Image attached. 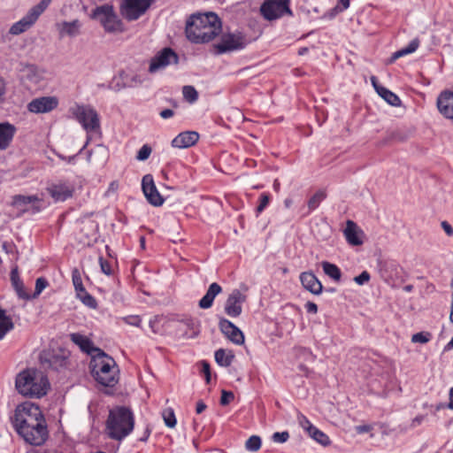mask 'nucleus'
<instances>
[{
    "label": "nucleus",
    "mask_w": 453,
    "mask_h": 453,
    "mask_svg": "<svg viewBox=\"0 0 453 453\" xmlns=\"http://www.w3.org/2000/svg\"><path fill=\"white\" fill-rule=\"evenodd\" d=\"M441 226L448 235L453 234V227L447 221H442Z\"/></svg>",
    "instance_id": "e2e57ef3"
},
{
    "label": "nucleus",
    "mask_w": 453,
    "mask_h": 453,
    "mask_svg": "<svg viewBox=\"0 0 453 453\" xmlns=\"http://www.w3.org/2000/svg\"><path fill=\"white\" fill-rule=\"evenodd\" d=\"M321 265L325 274H326L329 278H331L336 282H339L341 280L342 272L341 269L336 265L327 261H323L321 263Z\"/></svg>",
    "instance_id": "473e14b6"
},
{
    "label": "nucleus",
    "mask_w": 453,
    "mask_h": 453,
    "mask_svg": "<svg viewBox=\"0 0 453 453\" xmlns=\"http://www.w3.org/2000/svg\"><path fill=\"white\" fill-rule=\"evenodd\" d=\"M17 434L27 442L34 446L42 445L49 437V432L45 418L39 419L34 424L17 428Z\"/></svg>",
    "instance_id": "0eeeda50"
},
{
    "label": "nucleus",
    "mask_w": 453,
    "mask_h": 453,
    "mask_svg": "<svg viewBox=\"0 0 453 453\" xmlns=\"http://www.w3.org/2000/svg\"><path fill=\"white\" fill-rule=\"evenodd\" d=\"M58 105L56 96H42L33 99L27 104V110L33 113H47L55 110Z\"/></svg>",
    "instance_id": "a211bd4d"
},
{
    "label": "nucleus",
    "mask_w": 453,
    "mask_h": 453,
    "mask_svg": "<svg viewBox=\"0 0 453 453\" xmlns=\"http://www.w3.org/2000/svg\"><path fill=\"white\" fill-rule=\"evenodd\" d=\"M159 115L163 119H169L174 115V111L171 109H165L160 111Z\"/></svg>",
    "instance_id": "680f3d73"
},
{
    "label": "nucleus",
    "mask_w": 453,
    "mask_h": 453,
    "mask_svg": "<svg viewBox=\"0 0 453 453\" xmlns=\"http://www.w3.org/2000/svg\"><path fill=\"white\" fill-rule=\"evenodd\" d=\"M289 438V434L287 431L276 432L273 434V441L274 442L283 443L286 442Z\"/></svg>",
    "instance_id": "3c124183"
},
{
    "label": "nucleus",
    "mask_w": 453,
    "mask_h": 453,
    "mask_svg": "<svg viewBox=\"0 0 453 453\" xmlns=\"http://www.w3.org/2000/svg\"><path fill=\"white\" fill-rule=\"evenodd\" d=\"M134 428V416L130 408L116 406L109 411L104 430L108 438L121 441L133 432Z\"/></svg>",
    "instance_id": "f03ea898"
},
{
    "label": "nucleus",
    "mask_w": 453,
    "mask_h": 453,
    "mask_svg": "<svg viewBox=\"0 0 453 453\" xmlns=\"http://www.w3.org/2000/svg\"><path fill=\"white\" fill-rule=\"evenodd\" d=\"M343 234L347 242L351 246H360L364 242V231L353 220H347Z\"/></svg>",
    "instance_id": "aec40b11"
},
{
    "label": "nucleus",
    "mask_w": 453,
    "mask_h": 453,
    "mask_svg": "<svg viewBox=\"0 0 453 453\" xmlns=\"http://www.w3.org/2000/svg\"><path fill=\"white\" fill-rule=\"evenodd\" d=\"M370 273L367 271H363L359 275L354 278V280L358 285H364L370 280Z\"/></svg>",
    "instance_id": "864d4df0"
},
{
    "label": "nucleus",
    "mask_w": 453,
    "mask_h": 453,
    "mask_svg": "<svg viewBox=\"0 0 453 453\" xmlns=\"http://www.w3.org/2000/svg\"><path fill=\"white\" fill-rule=\"evenodd\" d=\"M299 278L302 286L310 293L316 296H319L322 293V283L319 280V279L312 272H303L300 274Z\"/></svg>",
    "instance_id": "412c9836"
},
{
    "label": "nucleus",
    "mask_w": 453,
    "mask_h": 453,
    "mask_svg": "<svg viewBox=\"0 0 453 453\" xmlns=\"http://www.w3.org/2000/svg\"><path fill=\"white\" fill-rule=\"evenodd\" d=\"M39 198L37 196H24V195H15L12 196V205L19 209L21 211L25 212L27 211V205L30 203H34L38 202Z\"/></svg>",
    "instance_id": "bb28decb"
},
{
    "label": "nucleus",
    "mask_w": 453,
    "mask_h": 453,
    "mask_svg": "<svg viewBox=\"0 0 453 453\" xmlns=\"http://www.w3.org/2000/svg\"><path fill=\"white\" fill-rule=\"evenodd\" d=\"M234 398V395L231 391L222 390L221 397H220V404L227 405L230 403Z\"/></svg>",
    "instance_id": "8fccbe9b"
},
{
    "label": "nucleus",
    "mask_w": 453,
    "mask_h": 453,
    "mask_svg": "<svg viewBox=\"0 0 453 453\" xmlns=\"http://www.w3.org/2000/svg\"><path fill=\"white\" fill-rule=\"evenodd\" d=\"M326 197L325 191L319 190L308 201L309 211H314L319 207V203Z\"/></svg>",
    "instance_id": "c9c22d12"
},
{
    "label": "nucleus",
    "mask_w": 453,
    "mask_h": 453,
    "mask_svg": "<svg viewBox=\"0 0 453 453\" xmlns=\"http://www.w3.org/2000/svg\"><path fill=\"white\" fill-rule=\"evenodd\" d=\"M304 429L307 430L312 439H314L321 445L327 446L330 444L331 441L329 437L312 424H309V426H304Z\"/></svg>",
    "instance_id": "7c9ffc66"
},
{
    "label": "nucleus",
    "mask_w": 453,
    "mask_h": 453,
    "mask_svg": "<svg viewBox=\"0 0 453 453\" xmlns=\"http://www.w3.org/2000/svg\"><path fill=\"white\" fill-rule=\"evenodd\" d=\"M202 372L205 376V380L207 383L211 381V367L210 364L206 361H202Z\"/></svg>",
    "instance_id": "6e6d98bb"
},
{
    "label": "nucleus",
    "mask_w": 453,
    "mask_h": 453,
    "mask_svg": "<svg viewBox=\"0 0 453 453\" xmlns=\"http://www.w3.org/2000/svg\"><path fill=\"white\" fill-rule=\"evenodd\" d=\"M162 415L166 426L173 428L176 426L177 421L173 409L168 408L164 410Z\"/></svg>",
    "instance_id": "a19ab883"
},
{
    "label": "nucleus",
    "mask_w": 453,
    "mask_h": 453,
    "mask_svg": "<svg viewBox=\"0 0 453 453\" xmlns=\"http://www.w3.org/2000/svg\"><path fill=\"white\" fill-rule=\"evenodd\" d=\"M207 408V405L202 401H198L196 403V411L197 414L202 413L205 409Z\"/></svg>",
    "instance_id": "338daca9"
},
{
    "label": "nucleus",
    "mask_w": 453,
    "mask_h": 453,
    "mask_svg": "<svg viewBox=\"0 0 453 453\" xmlns=\"http://www.w3.org/2000/svg\"><path fill=\"white\" fill-rule=\"evenodd\" d=\"M247 42L245 36L241 33L223 34L220 37V42L213 45L217 54H223L229 51L242 50L245 48Z\"/></svg>",
    "instance_id": "f8f14e48"
},
{
    "label": "nucleus",
    "mask_w": 453,
    "mask_h": 453,
    "mask_svg": "<svg viewBox=\"0 0 453 453\" xmlns=\"http://www.w3.org/2000/svg\"><path fill=\"white\" fill-rule=\"evenodd\" d=\"M356 430L358 434H365V433L370 432L372 430V427L369 425H362V426H357L356 427Z\"/></svg>",
    "instance_id": "69168bd1"
},
{
    "label": "nucleus",
    "mask_w": 453,
    "mask_h": 453,
    "mask_svg": "<svg viewBox=\"0 0 453 453\" xmlns=\"http://www.w3.org/2000/svg\"><path fill=\"white\" fill-rule=\"evenodd\" d=\"M49 285L48 280L44 277H40L35 281V288L31 299L36 298Z\"/></svg>",
    "instance_id": "37998d69"
},
{
    "label": "nucleus",
    "mask_w": 453,
    "mask_h": 453,
    "mask_svg": "<svg viewBox=\"0 0 453 453\" xmlns=\"http://www.w3.org/2000/svg\"><path fill=\"white\" fill-rule=\"evenodd\" d=\"M77 297L81 301V303L91 309H96L97 307V302L96 298L91 296L87 290L83 291V293H80L77 295Z\"/></svg>",
    "instance_id": "4c0bfd02"
},
{
    "label": "nucleus",
    "mask_w": 453,
    "mask_h": 453,
    "mask_svg": "<svg viewBox=\"0 0 453 453\" xmlns=\"http://www.w3.org/2000/svg\"><path fill=\"white\" fill-rule=\"evenodd\" d=\"M436 106L438 111L448 119L453 122V91L442 90L437 96Z\"/></svg>",
    "instance_id": "6ab92c4d"
},
{
    "label": "nucleus",
    "mask_w": 453,
    "mask_h": 453,
    "mask_svg": "<svg viewBox=\"0 0 453 453\" xmlns=\"http://www.w3.org/2000/svg\"><path fill=\"white\" fill-rule=\"evenodd\" d=\"M47 192L55 202H64L73 196L74 187L68 181L59 180L51 183L47 188Z\"/></svg>",
    "instance_id": "4468645a"
},
{
    "label": "nucleus",
    "mask_w": 453,
    "mask_h": 453,
    "mask_svg": "<svg viewBox=\"0 0 453 453\" xmlns=\"http://www.w3.org/2000/svg\"><path fill=\"white\" fill-rule=\"evenodd\" d=\"M15 388L25 397L39 399L47 395L50 382L42 372L26 369L17 374Z\"/></svg>",
    "instance_id": "7ed1b4c3"
},
{
    "label": "nucleus",
    "mask_w": 453,
    "mask_h": 453,
    "mask_svg": "<svg viewBox=\"0 0 453 453\" xmlns=\"http://www.w3.org/2000/svg\"><path fill=\"white\" fill-rule=\"evenodd\" d=\"M432 339V334L429 332H419L411 336V342L414 343H427Z\"/></svg>",
    "instance_id": "c03bdc74"
},
{
    "label": "nucleus",
    "mask_w": 453,
    "mask_h": 453,
    "mask_svg": "<svg viewBox=\"0 0 453 453\" xmlns=\"http://www.w3.org/2000/svg\"><path fill=\"white\" fill-rule=\"evenodd\" d=\"M99 264H100L101 270H102V272L104 274H106V275H111L112 274L111 265V263L109 261H107L104 257H99Z\"/></svg>",
    "instance_id": "603ef678"
},
{
    "label": "nucleus",
    "mask_w": 453,
    "mask_h": 453,
    "mask_svg": "<svg viewBox=\"0 0 453 453\" xmlns=\"http://www.w3.org/2000/svg\"><path fill=\"white\" fill-rule=\"evenodd\" d=\"M156 0H121L119 12L128 21L137 20Z\"/></svg>",
    "instance_id": "9b49d317"
},
{
    "label": "nucleus",
    "mask_w": 453,
    "mask_h": 453,
    "mask_svg": "<svg viewBox=\"0 0 453 453\" xmlns=\"http://www.w3.org/2000/svg\"><path fill=\"white\" fill-rule=\"evenodd\" d=\"M126 323L134 326H140V324L142 322V319L139 316H129L124 319Z\"/></svg>",
    "instance_id": "13d9d810"
},
{
    "label": "nucleus",
    "mask_w": 453,
    "mask_h": 453,
    "mask_svg": "<svg viewBox=\"0 0 453 453\" xmlns=\"http://www.w3.org/2000/svg\"><path fill=\"white\" fill-rule=\"evenodd\" d=\"M214 356L216 363L223 367L230 366L234 359L233 350H226L224 349H217Z\"/></svg>",
    "instance_id": "cd10ccee"
},
{
    "label": "nucleus",
    "mask_w": 453,
    "mask_h": 453,
    "mask_svg": "<svg viewBox=\"0 0 453 453\" xmlns=\"http://www.w3.org/2000/svg\"><path fill=\"white\" fill-rule=\"evenodd\" d=\"M339 4H342V7H339L338 5L335 6L332 10L333 13H332L331 16H334L336 13L341 12L348 9L349 6V0H339Z\"/></svg>",
    "instance_id": "5fc2aeb1"
},
{
    "label": "nucleus",
    "mask_w": 453,
    "mask_h": 453,
    "mask_svg": "<svg viewBox=\"0 0 453 453\" xmlns=\"http://www.w3.org/2000/svg\"><path fill=\"white\" fill-rule=\"evenodd\" d=\"M390 270V272H393L395 271V274H397V271H398V266L394 264V263H385L381 269H380V273H381V277L386 280V281H389L391 279H392V275L391 274H388V272Z\"/></svg>",
    "instance_id": "79ce46f5"
},
{
    "label": "nucleus",
    "mask_w": 453,
    "mask_h": 453,
    "mask_svg": "<svg viewBox=\"0 0 453 453\" xmlns=\"http://www.w3.org/2000/svg\"><path fill=\"white\" fill-rule=\"evenodd\" d=\"M182 93L184 98L189 103H195L198 99V93L193 86H184Z\"/></svg>",
    "instance_id": "58836bf2"
},
{
    "label": "nucleus",
    "mask_w": 453,
    "mask_h": 453,
    "mask_svg": "<svg viewBox=\"0 0 453 453\" xmlns=\"http://www.w3.org/2000/svg\"><path fill=\"white\" fill-rule=\"evenodd\" d=\"M86 226L91 231L90 234H88V244H89L90 242H96L97 239V225L94 221H89Z\"/></svg>",
    "instance_id": "09e8293b"
},
{
    "label": "nucleus",
    "mask_w": 453,
    "mask_h": 453,
    "mask_svg": "<svg viewBox=\"0 0 453 453\" xmlns=\"http://www.w3.org/2000/svg\"><path fill=\"white\" fill-rule=\"evenodd\" d=\"M424 419H425L424 415H418V416L415 417L411 421V426L416 427V426H419L424 421Z\"/></svg>",
    "instance_id": "0e129e2a"
},
{
    "label": "nucleus",
    "mask_w": 453,
    "mask_h": 453,
    "mask_svg": "<svg viewBox=\"0 0 453 453\" xmlns=\"http://www.w3.org/2000/svg\"><path fill=\"white\" fill-rule=\"evenodd\" d=\"M222 292V288L213 282L209 286L206 294L200 299L198 305L201 309H209L212 306L215 297Z\"/></svg>",
    "instance_id": "393cba45"
},
{
    "label": "nucleus",
    "mask_w": 453,
    "mask_h": 453,
    "mask_svg": "<svg viewBox=\"0 0 453 453\" xmlns=\"http://www.w3.org/2000/svg\"><path fill=\"white\" fill-rule=\"evenodd\" d=\"M91 18L98 20L106 33L112 34L124 31L123 23L111 4H104L96 6L92 11Z\"/></svg>",
    "instance_id": "423d86ee"
},
{
    "label": "nucleus",
    "mask_w": 453,
    "mask_h": 453,
    "mask_svg": "<svg viewBox=\"0 0 453 453\" xmlns=\"http://www.w3.org/2000/svg\"><path fill=\"white\" fill-rule=\"evenodd\" d=\"M246 449L256 452L261 448V439L257 435H251L245 443Z\"/></svg>",
    "instance_id": "ea45409f"
},
{
    "label": "nucleus",
    "mask_w": 453,
    "mask_h": 453,
    "mask_svg": "<svg viewBox=\"0 0 453 453\" xmlns=\"http://www.w3.org/2000/svg\"><path fill=\"white\" fill-rule=\"evenodd\" d=\"M70 339L74 344L80 347L81 351L90 355L91 358L93 357V355L98 354L102 351L101 349L94 346L93 342L90 339L80 333L71 334Z\"/></svg>",
    "instance_id": "4be33fe9"
},
{
    "label": "nucleus",
    "mask_w": 453,
    "mask_h": 453,
    "mask_svg": "<svg viewBox=\"0 0 453 453\" xmlns=\"http://www.w3.org/2000/svg\"><path fill=\"white\" fill-rule=\"evenodd\" d=\"M246 301V296L239 289H234L228 296L224 311L231 318H237L242 312V303Z\"/></svg>",
    "instance_id": "2eb2a0df"
},
{
    "label": "nucleus",
    "mask_w": 453,
    "mask_h": 453,
    "mask_svg": "<svg viewBox=\"0 0 453 453\" xmlns=\"http://www.w3.org/2000/svg\"><path fill=\"white\" fill-rule=\"evenodd\" d=\"M304 308L310 314H316L318 312V305L313 302L308 301L305 303Z\"/></svg>",
    "instance_id": "bf43d9fd"
},
{
    "label": "nucleus",
    "mask_w": 453,
    "mask_h": 453,
    "mask_svg": "<svg viewBox=\"0 0 453 453\" xmlns=\"http://www.w3.org/2000/svg\"><path fill=\"white\" fill-rule=\"evenodd\" d=\"M198 139L199 134L195 131L182 132L172 141V146L179 149L188 148L195 145Z\"/></svg>",
    "instance_id": "5701e85b"
},
{
    "label": "nucleus",
    "mask_w": 453,
    "mask_h": 453,
    "mask_svg": "<svg viewBox=\"0 0 453 453\" xmlns=\"http://www.w3.org/2000/svg\"><path fill=\"white\" fill-rule=\"evenodd\" d=\"M14 325L12 319L6 315L5 311L0 309V340L13 328Z\"/></svg>",
    "instance_id": "72a5a7b5"
},
{
    "label": "nucleus",
    "mask_w": 453,
    "mask_h": 453,
    "mask_svg": "<svg viewBox=\"0 0 453 453\" xmlns=\"http://www.w3.org/2000/svg\"><path fill=\"white\" fill-rule=\"evenodd\" d=\"M51 1L52 0H41L40 3L33 6L21 19L15 22L11 27L9 33L18 35L28 30L50 4Z\"/></svg>",
    "instance_id": "6e6552de"
},
{
    "label": "nucleus",
    "mask_w": 453,
    "mask_h": 453,
    "mask_svg": "<svg viewBox=\"0 0 453 453\" xmlns=\"http://www.w3.org/2000/svg\"><path fill=\"white\" fill-rule=\"evenodd\" d=\"M52 359H54L55 362H58L59 363V366H65L66 365V358L64 357H60V356H53L52 357Z\"/></svg>",
    "instance_id": "774afa93"
},
{
    "label": "nucleus",
    "mask_w": 453,
    "mask_h": 453,
    "mask_svg": "<svg viewBox=\"0 0 453 453\" xmlns=\"http://www.w3.org/2000/svg\"><path fill=\"white\" fill-rule=\"evenodd\" d=\"M142 82V81L141 80V78L138 75H134L131 78L130 82H127V83H123V84L117 83L116 90H120L121 88H124L127 87L132 88V87H134L137 85H141Z\"/></svg>",
    "instance_id": "de8ad7c7"
},
{
    "label": "nucleus",
    "mask_w": 453,
    "mask_h": 453,
    "mask_svg": "<svg viewBox=\"0 0 453 453\" xmlns=\"http://www.w3.org/2000/svg\"><path fill=\"white\" fill-rule=\"evenodd\" d=\"M72 113L87 132L100 128V119L96 111L90 105H76Z\"/></svg>",
    "instance_id": "9d476101"
},
{
    "label": "nucleus",
    "mask_w": 453,
    "mask_h": 453,
    "mask_svg": "<svg viewBox=\"0 0 453 453\" xmlns=\"http://www.w3.org/2000/svg\"><path fill=\"white\" fill-rule=\"evenodd\" d=\"M15 127L8 122L0 123V150L7 149L15 134Z\"/></svg>",
    "instance_id": "b1692460"
},
{
    "label": "nucleus",
    "mask_w": 453,
    "mask_h": 453,
    "mask_svg": "<svg viewBox=\"0 0 453 453\" xmlns=\"http://www.w3.org/2000/svg\"><path fill=\"white\" fill-rule=\"evenodd\" d=\"M72 280L74 289L76 291V296L79 295L80 293H83V291L86 290L83 286L81 275L79 269L74 268L72 271Z\"/></svg>",
    "instance_id": "e433bc0d"
},
{
    "label": "nucleus",
    "mask_w": 453,
    "mask_h": 453,
    "mask_svg": "<svg viewBox=\"0 0 453 453\" xmlns=\"http://www.w3.org/2000/svg\"><path fill=\"white\" fill-rule=\"evenodd\" d=\"M270 202V195L268 193H262L259 196V204L257 205L256 211L257 213H261Z\"/></svg>",
    "instance_id": "49530a36"
},
{
    "label": "nucleus",
    "mask_w": 453,
    "mask_h": 453,
    "mask_svg": "<svg viewBox=\"0 0 453 453\" xmlns=\"http://www.w3.org/2000/svg\"><path fill=\"white\" fill-rule=\"evenodd\" d=\"M152 151L151 147L149 144H144L137 152L136 159L139 161H144L149 158Z\"/></svg>",
    "instance_id": "a18cd8bd"
},
{
    "label": "nucleus",
    "mask_w": 453,
    "mask_h": 453,
    "mask_svg": "<svg viewBox=\"0 0 453 453\" xmlns=\"http://www.w3.org/2000/svg\"><path fill=\"white\" fill-rule=\"evenodd\" d=\"M221 31V20L214 12L192 14L186 22L185 34L193 43H207Z\"/></svg>",
    "instance_id": "f257e3e1"
},
{
    "label": "nucleus",
    "mask_w": 453,
    "mask_h": 453,
    "mask_svg": "<svg viewBox=\"0 0 453 453\" xmlns=\"http://www.w3.org/2000/svg\"><path fill=\"white\" fill-rule=\"evenodd\" d=\"M6 94V82L4 79L0 75V104L5 100Z\"/></svg>",
    "instance_id": "4d7b16f0"
},
{
    "label": "nucleus",
    "mask_w": 453,
    "mask_h": 453,
    "mask_svg": "<svg viewBox=\"0 0 453 453\" xmlns=\"http://www.w3.org/2000/svg\"><path fill=\"white\" fill-rule=\"evenodd\" d=\"M180 323L183 324L188 329L190 330V334L186 332L188 338H196L199 335L201 331V322L196 318H184L180 320Z\"/></svg>",
    "instance_id": "c85d7f7f"
},
{
    "label": "nucleus",
    "mask_w": 453,
    "mask_h": 453,
    "mask_svg": "<svg viewBox=\"0 0 453 453\" xmlns=\"http://www.w3.org/2000/svg\"><path fill=\"white\" fill-rule=\"evenodd\" d=\"M11 281L13 288L15 289L19 298L23 300H30L31 296L27 293L24 284L20 280L17 268H14L11 272Z\"/></svg>",
    "instance_id": "a878e982"
},
{
    "label": "nucleus",
    "mask_w": 453,
    "mask_h": 453,
    "mask_svg": "<svg viewBox=\"0 0 453 453\" xmlns=\"http://www.w3.org/2000/svg\"><path fill=\"white\" fill-rule=\"evenodd\" d=\"M150 434H151V429H150V427L149 426H147L145 427L142 436L139 437L138 441H143V442L147 441L149 437H150Z\"/></svg>",
    "instance_id": "052dcab7"
},
{
    "label": "nucleus",
    "mask_w": 453,
    "mask_h": 453,
    "mask_svg": "<svg viewBox=\"0 0 453 453\" xmlns=\"http://www.w3.org/2000/svg\"><path fill=\"white\" fill-rule=\"evenodd\" d=\"M142 188L148 202L153 206H161L165 199L158 192L151 174H146L142 180Z\"/></svg>",
    "instance_id": "dca6fc26"
},
{
    "label": "nucleus",
    "mask_w": 453,
    "mask_h": 453,
    "mask_svg": "<svg viewBox=\"0 0 453 453\" xmlns=\"http://www.w3.org/2000/svg\"><path fill=\"white\" fill-rule=\"evenodd\" d=\"M220 332L233 343L242 345L244 343V334L242 330L230 320L221 318L219 321Z\"/></svg>",
    "instance_id": "f3484780"
},
{
    "label": "nucleus",
    "mask_w": 453,
    "mask_h": 453,
    "mask_svg": "<svg viewBox=\"0 0 453 453\" xmlns=\"http://www.w3.org/2000/svg\"><path fill=\"white\" fill-rule=\"evenodd\" d=\"M42 418H44V416L39 405L29 402L19 404L14 411V414L10 417L15 431H17V428L19 429L21 426L25 427Z\"/></svg>",
    "instance_id": "39448f33"
},
{
    "label": "nucleus",
    "mask_w": 453,
    "mask_h": 453,
    "mask_svg": "<svg viewBox=\"0 0 453 453\" xmlns=\"http://www.w3.org/2000/svg\"><path fill=\"white\" fill-rule=\"evenodd\" d=\"M81 22L78 19H74L71 22L64 21L59 28V34L61 36L66 35L71 37H74L80 34Z\"/></svg>",
    "instance_id": "c756f323"
},
{
    "label": "nucleus",
    "mask_w": 453,
    "mask_h": 453,
    "mask_svg": "<svg viewBox=\"0 0 453 453\" xmlns=\"http://www.w3.org/2000/svg\"><path fill=\"white\" fill-rule=\"evenodd\" d=\"M418 46H419V40L418 38L413 39L412 41L410 42V43L406 47L393 53V55L390 58V63H393L394 61H395L396 59H398L401 57H403L405 55H408V54H411V53L416 51V50L418 48Z\"/></svg>",
    "instance_id": "2f4dec72"
},
{
    "label": "nucleus",
    "mask_w": 453,
    "mask_h": 453,
    "mask_svg": "<svg viewBox=\"0 0 453 453\" xmlns=\"http://www.w3.org/2000/svg\"><path fill=\"white\" fill-rule=\"evenodd\" d=\"M178 61L179 57L174 50L171 48H165L151 58L149 72L154 73L171 63L177 64Z\"/></svg>",
    "instance_id": "ddd939ff"
},
{
    "label": "nucleus",
    "mask_w": 453,
    "mask_h": 453,
    "mask_svg": "<svg viewBox=\"0 0 453 453\" xmlns=\"http://www.w3.org/2000/svg\"><path fill=\"white\" fill-rule=\"evenodd\" d=\"M379 96L392 106H399L401 104L399 96L385 87L380 88Z\"/></svg>",
    "instance_id": "f704fd0d"
},
{
    "label": "nucleus",
    "mask_w": 453,
    "mask_h": 453,
    "mask_svg": "<svg viewBox=\"0 0 453 453\" xmlns=\"http://www.w3.org/2000/svg\"><path fill=\"white\" fill-rule=\"evenodd\" d=\"M89 369L93 378L104 387L112 388L119 382V367L115 360L104 350L93 355Z\"/></svg>",
    "instance_id": "20e7f679"
},
{
    "label": "nucleus",
    "mask_w": 453,
    "mask_h": 453,
    "mask_svg": "<svg viewBox=\"0 0 453 453\" xmlns=\"http://www.w3.org/2000/svg\"><path fill=\"white\" fill-rule=\"evenodd\" d=\"M260 13L268 21L278 19L284 15L293 16L290 0H265L260 6Z\"/></svg>",
    "instance_id": "1a4fd4ad"
}]
</instances>
